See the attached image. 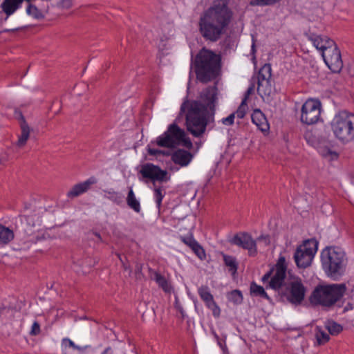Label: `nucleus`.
I'll use <instances>...</instances> for the list:
<instances>
[{"label":"nucleus","mask_w":354,"mask_h":354,"mask_svg":"<svg viewBox=\"0 0 354 354\" xmlns=\"http://www.w3.org/2000/svg\"><path fill=\"white\" fill-rule=\"evenodd\" d=\"M216 88L208 87L201 94L200 100H186L180 106L185 114L187 130L194 137L204 134L207 126L214 121Z\"/></svg>","instance_id":"nucleus-1"},{"label":"nucleus","mask_w":354,"mask_h":354,"mask_svg":"<svg viewBox=\"0 0 354 354\" xmlns=\"http://www.w3.org/2000/svg\"><path fill=\"white\" fill-rule=\"evenodd\" d=\"M233 17L227 0H215L200 16L198 30L207 41L216 42L225 33Z\"/></svg>","instance_id":"nucleus-2"},{"label":"nucleus","mask_w":354,"mask_h":354,"mask_svg":"<svg viewBox=\"0 0 354 354\" xmlns=\"http://www.w3.org/2000/svg\"><path fill=\"white\" fill-rule=\"evenodd\" d=\"M196 78L202 83L215 79L221 70V57L213 51L203 48L194 60Z\"/></svg>","instance_id":"nucleus-3"},{"label":"nucleus","mask_w":354,"mask_h":354,"mask_svg":"<svg viewBox=\"0 0 354 354\" xmlns=\"http://www.w3.org/2000/svg\"><path fill=\"white\" fill-rule=\"evenodd\" d=\"M346 290L344 283L319 285L312 292L310 301L313 305L331 308L343 297Z\"/></svg>","instance_id":"nucleus-4"},{"label":"nucleus","mask_w":354,"mask_h":354,"mask_svg":"<svg viewBox=\"0 0 354 354\" xmlns=\"http://www.w3.org/2000/svg\"><path fill=\"white\" fill-rule=\"evenodd\" d=\"M330 128L339 141L347 143L354 140V113L346 110L338 111L330 122Z\"/></svg>","instance_id":"nucleus-5"},{"label":"nucleus","mask_w":354,"mask_h":354,"mask_svg":"<svg viewBox=\"0 0 354 354\" xmlns=\"http://www.w3.org/2000/svg\"><path fill=\"white\" fill-rule=\"evenodd\" d=\"M286 258L281 256L275 266L266 273L261 279L263 283L268 281L266 288H271L281 295L289 280V277H286Z\"/></svg>","instance_id":"nucleus-6"},{"label":"nucleus","mask_w":354,"mask_h":354,"mask_svg":"<svg viewBox=\"0 0 354 354\" xmlns=\"http://www.w3.org/2000/svg\"><path fill=\"white\" fill-rule=\"evenodd\" d=\"M156 144L159 147L166 148H175L180 145L189 149L193 147L191 140L186 136L185 131L176 124H170L167 130L157 138Z\"/></svg>","instance_id":"nucleus-7"},{"label":"nucleus","mask_w":354,"mask_h":354,"mask_svg":"<svg viewBox=\"0 0 354 354\" xmlns=\"http://www.w3.org/2000/svg\"><path fill=\"white\" fill-rule=\"evenodd\" d=\"M344 253L339 248L328 247L322 252V267L328 276L335 277L341 274Z\"/></svg>","instance_id":"nucleus-8"},{"label":"nucleus","mask_w":354,"mask_h":354,"mask_svg":"<svg viewBox=\"0 0 354 354\" xmlns=\"http://www.w3.org/2000/svg\"><path fill=\"white\" fill-rule=\"evenodd\" d=\"M306 288L301 278L290 276L286 288L281 295L284 297L290 304L297 306L301 304L305 298Z\"/></svg>","instance_id":"nucleus-9"},{"label":"nucleus","mask_w":354,"mask_h":354,"mask_svg":"<svg viewBox=\"0 0 354 354\" xmlns=\"http://www.w3.org/2000/svg\"><path fill=\"white\" fill-rule=\"evenodd\" d=\"M317 251V242L307 240L298 246L294 254V259L298 268H306L310 266Z\"/></svg>","instance_id":"nucleus-10"},{"label":"nucleus","mask_w":354,"mask_h":354,"mask_svg":"<svg viewBox=\"0 0 354 354\" xmlns=\"http://www.w3.org/2000/svg\"><path fill=\"white\" fill-rule=\"evenodd\" d=\"M321 103L318 100H308L301 109V121L306 124H314L320 119Z\"/></svg>","instance_id":"nucleus-11"},{"label":"nucleus","mask_w":354,"mask_h":354,"mask_svg":"<svg viewBox=\"0 0 354 354\" xmlns=\"http://www.w3.org/2000/svg\"><path fill=\"white\" fill-rule=\"evenodd\" d=\"M272 68L270 64H265L257 76V93L261 97H269L272 92L271 83Z\"/></svg>","instance_id":"nucleus-12"},{"label":"nucleus","mask_w":354,"mask_h":354,"mask_svg":"<svg viewBox=\"0 0 354 354\" xmlns=\"http://www.w3.org/2000/svg\"><path fill=\"white\" fill-rule=\"evenodd\" d=\"M325 64L333 73H339L343 67V62L340 50L335 43L329 46L328 48L322 55Z\"/></svg>","instance_id":"nucleus-13"},{"label":"nucleus","mask_w":354,"mask_h":354,"mask_svg":"<svg viewBox=\"0 0 354 354\" xmlns=\"http://www.w3.org/2000/svg\"><path fill=\"white\" fill-rule=\"evenodd\" d=\"M140 173L145 178H149L154 183L155 181H167V171L162 170L158 166L151 163H147L142 166Z\"/></svg>","instance_id":"nucleus-14"},{"label":"nucleus","mask_w":354,"mask_h":354,"mask_svg":"<svg viewBox=\"0 0 354 354\" xmlns=\"http://www.w3.org/2000/svg\"><path fill=\"white\" fill-rule=\"evenodd\" d=\"M230 243L247 250L250 256H254L257 253L256 241L248 233L240 232L236 234L230 240Z\"/></svg>","instance_id":"nucleus-15"},{"label":"nucleus","mask_w":354,"mask_h":354,"mask_svg":"<svg viewBox=\"0 0 354 354\" xmlns=\"http://www.w3.org/2000/svg\"><path fill=\"white\" fill-rule=\"evenodd\" d=\"M308 39L313 43V46L323 54L324 50L326 51L328 46H333L335 41L329 39L327 36L318 35L315 33H310Z\"/></svg>","instance_id":"nucleus-16"},{"label":"nucleus","mask_w":354,"mask_h":354,"mask_svg":"<svg viewBox=\"0 0 354 354\" xmlns=\"http://www.w3.org/2000/svg\"><path fill=\"white\" fill-rule=\"evenodd\" d=\"M192 158L193 155L185 149H177L171 154V160L180 167L187 166Z\"/></svg>","instance_id":"nucleus-17"},{"label":"nucleus","mask_w":354,"mask_h":354,"mask_svg":"<svg viewBox=\"0 0 354 354\" xmlns=\"http://www.w3.org/2000/svg\"><path fill=\"white\" fill-rule=\"evenodd\" d=\"M19 122L21 134L19 136L18 140L16 142V146L21 148L26 145V142L29 139L30 129L21 113H19Z\"/></svg>","instance_id":"nucleus-18"},{"label":"nucleus","mask_w":354,"mask_h":354,"mask_svg":"<svg viewBox=\"0 0 354 354\" xmlns=\"http://www.w3.org/2000/svg\"><path fill=\"white\" fill-rule=\"evenodd\" d=\"M252 122L257 127V128L262 132H267L270 129L268 122L260 109H255L252 115Z\"/></svg>","instance_id":"nucleus-19"},{"label":"nucleus","mask_w":354,"mask_h":354,"mask_svg":"<svg viewBox=\"0 0 354 354\" xmlns=\"http://www.w3.org/2000/svg\"><path fill=\"white\" fill-rule=\"evenodd\" d=\"M95 183L94 178H91L87 180L74 185L72 189L67 193V196L69 198L77 197L79 195L86 192L90 186Z\"/></svg>","instance_id":"nucleus-20"},{"label":"nucleus","mask_w":354,"mask_h":354,"mask_svg":"<svg viewBox=\"0 0 354 354\" xmlns=\"http://www.w3.org/2000/svg\"><path fill=\"white\" fill-rule=\"evenodd\" d=\"M24 1V0H3L0 7L8 18L21 7Z\"/></svg>","instance_id":"nucleus-21"},{"label":"nucleus","mask_w":354,"mask_h":354,"mask_svg":"<svg viewBox=\"0 0 354 354\" xmlns=\"http://www.w3.org/2000/svg\"><path fill=\"white\" fill-rule=\"evenodd\" d=\"M14 237L15 234L12 230L0 224V245L8 244Z\"/></svg>","instance_id":"nucleus-22"},{"label":"nucleus","mask_w":354,"mask_h":354,"mask_svg":"<svg viewBox=\"0 0 354 354\" xmlns=\"http://www.w3.org/2000/svg\"><path fill=\"white\" fill-rule=\"evenodd\" d=\"M151 277L165 292H171V286L163 275L158 272L153 271Z\"/></svg>","instance_id":"nucleus-23"},{"label":"nucleus","mask_w":354,"mask_h":354,"mask_svg":"<svg viewBox=\"0 0 354 354\" xmlns=\"http://www.w3.org/2000/svg\"><path fill=\"white\" fill-rule=\"evenodd\" d=\"M127 203L128 206L136 212L139 213L141 210L140 202L137 200L135 194L131 188L127 197Z\"/></svg>","instance_id":"nucleus-24"},{"label":"nucleus","mask_w":354,"mask_h":354,"mask_svg":"<svg viewBox=\"0 0 354 354\" xmlns=\"http://www.w3.org/2000/svg\"><path fill=\"white\" fill-rule=\"evenodd\" d=\"M198 293L201 299L207 306L210 303L214 301L213 295L210 293L208 286H202L198 289Z\"/></svg>","instance_id":"nucleus-25"},{"label":"nucleus","mask_w":354,"mask_h":354,"mask_svg":"<svg viewBox=\"0 0 354 354\" xmlns=\"http://www.w3.org/2000/svg\"><path fill=\"white\" fill-rule=\"evenodd\" d=\"M250 292L254 296H259L270 300V297L266 292L264 288L262 286L256 284L254 282L252 283L250 285Z\"/></svg>","instance_id":"nucleus-26"},{"label":"nucleus","mask_w":354,"mask_h":354,"mask_svg":"<svg viewBox=\"0 0 354 354\" xmlns=\"http://www.w3.org/2000/svg\"><path fill=\"white\" fill-rule=\"evenodd\" d=\"M326 328L332 335H337L343 330V328L340 324L333 321H328L326 324Z\"/></svg>","instance_id":"nucleus-27"},{"label":"nucleus","mask_w":354,"mask_h":354,"mask_svg":"<svg viewBox=\"0 0 354 354\" xmlns=\"http://www.w3.org/2000/svg\"><path fill=\"white\" fill-rule=\"evenodd\" d=\"M223 260L225 266L229 268L230 271H231L232 274L236 273L237 270V263L236 259L232 256L224 254Z\"/></svg>","instance_id":"nucleus-28"},{"label":"nucleus","mask_w":354,"mask_h":354,"mask_svg":"<svg viewBox=\"0 0 354 354\" xmlns=\"http://www.w3.org/2000/svg\"><path fill=\"white\" fill-rule=\"evenodd\" d=\"M26 12L29 15L37 19L44 17L43 12L32 4H29L26 9Z\"/></svg>","instance_id":"nucleus-29"},{"label":"nucleus","mask_w":354,"mask_h":354,"mask_svg":"<svg viewBox=\"0 0 354 354\" xmlns=\"http://www.w3.org/2000/svg\"><path fill=\"white\" fill-rule=\"evenodd\" d=\"M315 337L319 345L324 344L328 342L330 339L329 335L319 328H317Z\"/></svg>","instance_id":"nucleus-30"},{"label":"nucleus","mask_w":354,"mask_h":354,"mask_svg":"<svg viewBox=\"0 0 354 354\" xmlns=\"http://www.w3.org/2000/svg\"><path fill=\"white\" fill-rule=\"evenodd\" d=\"M320 153L323 157L328 158L329 160H336L338 158V153L329 148L322 149Z\"/></svg>","instance_id":"nucleus-31"},{"label":"nucleus","mask_w":354,"mask_h":354,"mask_svg":"<svg viewBox=\"0 0 354 354\" xmlns=\"http://www.w3.org/2000/svg\"><path fill=\"white\" fill-rule=\"evenodd\" d=\"M247 109L248 106L247 103H245V100H243L238 109L234 113H235V116H236L238 118L242 119L245 117Z\"/></svg>","instance_id":"nucleus-32"},{"label":"nucleus","mask_w":354,"mask_h":354,"mask_svg":"<svg viewBox=\"0 0 354 354\" xmlns=\"http://www.w3.org/2000/svg\"><path fill=\"white\" fill-rule=\"evenodd\" d=\"M229 299L234 304H241L243 301V296L241 291L234 290L230 292Z\"/></svg>","instance_id":"nucleus-33"},{"label":"nucleus","mask_w":354,"mask_h":354,"mask_svg":"<svg viewBox=\"0 0 354 354\" xmlns=\"http://www.w3.org/2000/svg\"><path fill=\"white\" fill-rule=\"evenodd\" d=\"M279 0H253L250 4L252 6H266L273 5Z\"/></svg>","instance_id":"nucleus-34"},{"label":"nucleus","mask_w":354,"mask_h":354,"mask_svg":"<svg viewBox=\"0 0 354 354\" xmlns=\"http://www.w3.org/2000/svg\"><path fill=\"white\" fill-rule=\"evenodd\" d=\"M192 251L200 259H204L205 258V252L203 248L197 243L192 248Z\"/></svg>","instance_id":"nucleus-35"},{"label":"nucleus","mask_w":354,"mask_h":354,"mask_svg":"<svg viewBox=\"0 0 354 354\" xmlns=\"http://www.w3.org/2000/svg\"><path fill=\"white\" fill-rule=\"evenodd\" d=\"M209 309L212 311V314L214 317H218L221 314V309L215 302V301H212L207 306H206Z\"/></svg>","instance_id":"nucleus-36"},{"label":"nucleus","mask_w":354,"mask_h":354,"mask_svg":"<svg viewBox=\"0 0 354 354\" xmlns=\"http://www.w3.org/2000/svg\"><path fill=\"white\" fill-rule=\"evenodd\" d=\"M162 190L160 187L154 189V196L158 207H160L161 205L162 200L164 197V194L162 193Z\"/></svg>","instance_id":"nucleus-37"},{"label":"nucleus","mask_w":354,"mask_h":354,"mask_svg":"<svg viewBox=\"0 0 354 354\" xmlns=\"http://www.w3.org/2000/svg\"><path fill=\"white\" fill-rule=\"evenodd\" d=\"M41 333L40 325L38 322L35 321L32 325L31 329L30 330V335L36 336L38 335Z\"/></svg>","instance_id":"nucleus-38"},{"label":"nucleus","mask_w":354,"mask_h":354,"mask_svg":"<svg viewBox=\"0 0 354 354\" xmlns=\"http://www.w3.org/2000/svg\"><path fill=\"white\" fill-rule=\"evenodd\" d=\"M73 0H59L57 6L59 8L64 9H68L73 6Z\"/></svg>","instance_id":"nucleus-39"},{"label":"nucleus","mask_w":354,"mask_h":354,"mask_svg":"<svg viewBox=\"0 0 354 354\" xmlns=\"http://www.w3.org/2000/svg\"><path fill=\"white\" fill-rule=\"evenodd\" d=\"M181 240L190 248H192V247H194L198 243L192 236L182 237Z\"/></svg>","instance_id":"nucleus-40"},{"label":"nucleus","mask_w":354,"mask_h":354,"mask_svg":"<svg viewBox=\"0 0 354 354\" xmlns=\"http://www.w3.org/2000/svg\"><path fill=\"white\" fill-rule=\"evenodd\" d=\"M235 113H231L228 117L222 119V123L225 125L230 126L234 124Z\"/></svg>","instance_id":"nucleus-41"},{"label":"nucleus","mask_w":354,"mask_h":354,"mask_svg":"<svg viewBox=\"0 0 354 354\" xmlns=\"http://www.w3.org/2000/svg\"><path fill=\"white\" fill-rule=\"evenodd\" d=\"M255 88L254 82L251 84V85L248 88L247 91L245 93L244 98L243 100H245V103H247V100L250 96V95L254 92Z\"/></svg>","instance_id":"nucleus-42"},{"label":"nucleus","mask_w":354,"mask_h":354,"mask_svg":"<svg viewBox=\"0 0 354 354\" xmlns=\"http://www.w3.org/2000/svg\"><path fill=\"white\" fill-rule=\"evenodd\" d=\"M354 308V298H351V301H348L344 308V312L353 310Z\"/></svg>","instance_id":"nucleus-43"},{"label":"nucleus","mask_w":354,"mask_h":354,"mask_svg":"<svg viewBox=\"0 0 354 354\" xmlns=\"http://www.w3.org/2000/svg\"><path fill=\"white\" fill-rule=\"evenodd\" d=\"M62 342L63 343H68V346L73 348V349L75 347L76 344H75V343L68 338H64Z\"/></svg>","instance_id":"nucleus-44"},{"label":"nucleus","mask_w":354,"mask_h":354,"mask_svg":"<svg viewBox=\"0 0 354 354\" xmlns=\"http://www.w3.org/2000/svg\"><path fill=\"white\" fill-rule=\"evenodd\" d=\"M113 351L111 347L109 346L102 353V354H113Z\"/></svg>","instance_id":"nucleus-45"},{"label":"nucleus","mask_w":354,"mask_h":354,"mask_svg":"<svg viewBox=\"0 0 354 354\" xmlns=\"http://www.w3.org/2000/svg\"><path fill=\"white\" fill-rule=\"evenodd\" d=\"M212 334L214 335V338L217 340L218 344L221 346L220 339L218 335L216 333L215 330L214 329H212L211 330Z\"/></svg>","instance_id":"nucleus-46"},{"label":"nucleus","mask_w":354,"mask_h":354,"mask_svg":"<svg viewBox=\"0 0 354 354\" xmlns=\"http://www.w3.org/2000/svg\"><path fill=\"white\" fill-rule=\"evenodd\" d=\"M148 151H149V153L151 155H156L160 152V151H158L157 149H149Z\"/></svg>","instance_id":"nucleus-47"},{"label":"nucleus","mask_w":354,"mask_h":354,"mask_svg":"<svg viewBox=\"0 0 354 354\" xmlns=\"http://www.w3.org/2000/svg\"><path fill=\"white\" fill-rule=\"evenodd\" d=\"M176 308L180 311L181 315L183 316H184L183 308L180 306V305L178 304V303L177 301L176 302Z\"/></svg>","instance_id":"nucleus-48"},{"label":"nucleus","mask_w":354,"mask_h":354,"mask_svg":"<svg viewBox=\"0 0 354 354\" xmlns=\"http://www.w3.org/2000/svg\"><path fill=\"white\" fill-rule=\"evenodd\" d=\"M75 350H77V351H83L84 348L82 347H80L77 345H75V347L74 348Z\"/></svg>","instance_id":"nucleus-49"},{"label":"nucleus","mask_w":354,"mask_h":354,"mask_svg":"<svg viewBox=\"0 0 354 354\" xmlns=\"http://www.w3.org/2000/svg\"><path fill=\"white\" fill-rule=\"evenodd\" d=\"M93 234L98 238L100 241H102L101 236L97 232H94Z\"/></svg>","instance_id":"nucleus-50"},{"label":"nucleus","mask_w":354,"mask_h":354,"mask_svg":"<svg viewBox=\"0 0 354 354\" xmlns=\"http://www.w3.org/2000/svg\"><path fill=\"white\" fill-rule=\"evenodd\" d=\"M118 257H119L120 260L121 261V262H122V266H123V268H124V269H125V270H126V269H127V266H124V262L122 261V259H121V257H120V254H118Z\"/></svg>","instance_id":"nucleus-51"},{"label":"nucleus","mask_w":354,"mask_h":354,"mask_svg":"<svg viewBox=\"0 0 354 354\" xmlns=\"http://www.w3.org/2000/svg\"><path fill=\"white\" fill-rule=\"evenodd\" d=\"M140 270H141V267H140V266H136V272H140Z\"/></svg>","instance_id":"nucleus-52"},{"label":"nucleus","mask_w":354,"mask_h":354,"mask_svg":"<svg viewBox=\"0 0 354 354\" xmlns=\"http://www.w3.org/2000/svg\"><path fill=\"white\" fill-rule=\"evenodd\" d=\"M19 30V28L12 29V30H5L4 31L5 32H9V31H15V30Z\"/></svg>","instance_id":"nucleus-53"},{"label":"nucleus","mask_w":354,"mask_h":354,"mask_svg":"<svg viewBox=\"0 0 354 354\" xmlns=\"http://www.w3.org/2000/svg\"><path fill=\"white\" fill-rule=\"evenodd\" d=\"M308 135H309V133H306V134L305 135V138H306V139L308 141H309L308 138Z\"/></svg>","instance_id":"nucleus-54"},{"label":"nucleus","mask_w":354,"mask_h":354,"mask_svg":"<svg viewBox=\"0 0 354 354\" xmlns=\"http://www.w3.org/2000/svg\"><path fill=\"white\" fill-rule=\"evenodd\" d=\"M252 50H254V44H252Z\"/></svg>","instance_id":"nucleus-55"}]
</instances>
